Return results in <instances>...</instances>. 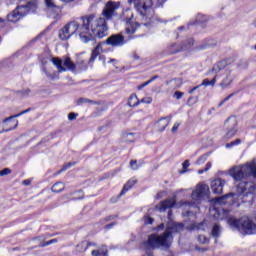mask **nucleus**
I'll return each instance as SVG.
<instances>
[{"mask_svg":"<svg viewBox=\"0 0 256 256\" xmlns=\"http://www.w3.org/2000/svg\"><path fill=\"white\" fill-rule=\"evenodd\" d=\"M32 8L33 4H31V2L26 5L17 6L15 10L8 14L7 19L10 23H17V21L23 19V17H25Z\"/></svg>","mask_w":256,"mask_h":256,"instance_id":"8","label":"nucleus"},{"mask_svg":"<svg viewBox=\"0 0 256 256\" xmlns=\"http://www.w3.org/2000/svg\"><path fill=\"white\" fill-rule=\"evenodd\" d=\"M153 218L149 217V216H144V223L145 225H153Z\"/></svg>","mask_w":256,"mask_h":256,"instance_id":"40","label":"nucleus"},{"mask_svg":"<svg viewBox=\"0 0 256 256\" xmlns=\"http://www.w3.org/2000/svg\"><path fill=\"white\" fill-rule=\"evenodd\" d=\"M192 231H205V222L193 223L190 225Z\"/></svg>","mask_w":256,"mask_h":256,"instance_id":"25","label":"nucleus"},{"mask_svg":"<svg viewBox=\"0 0 256 256\" xmlns=\"http://www.w3.org/2000/svg\"><path fill=\"white\" fill-rule=\"evenodd\" d=\"M47 77H51V75H49L48 73H46Z\"/></svg>","mask_w":256,"mask_h":256,"instance_id":"63","label":"nucleus"},{"mask_svg":"<svg viewBox=\"0 0 256 256\" xmlns=\"http://www.w3.org/2000/svg\"><path fill=\"white\" fill-rule=\"evenodd\" d=\"M159 229H164L165 228V224H161L160 226H158Z\"/></svg>","mask_w":256,"mask_h":256,"instance_id":"59","label":"nucleus"},{"mask_svg":"<svg viewBox=\"0 0 256 256\" xmlns=\"http://www.w3.org/2000/svg\"><path fill=\"white\" fill-rule=\"evenodd\" d=\"M143 87H146L144 83L141 84L140 86H138V89L141 90V89H143Z\"/></svg>","mask_w":256,"mask_h":256,"instance_id":"56","label":"nucleus"},{"mask_svg":"<svg viewBox=\"0 0 256 256\" xmlns=\"http://www.w3.org/2000/svg\"><path fill=\"white\" fill-rule=\"evenodd\" d=\"M107 20L103 17H96L95 15L82 16L78 21H72L66 24L59 31V39L67 41L71 39L72 35H78L82 43H89L93 41L94 37L103 39L107 37Z\"/></svg>","mask_w":256,"mask_h":256,"instance_id":"1","label":"nucleus"},{"mask_svg":"<svg viewBox=\"0 0 256 256\" xmlns=\"http://www.w3.org/2000/svg\"><path fill=\"white\" fill-rule=\"evenodd\" d=\"M126 43L127 40L122 33L109 36L106 41L98 43V45L93 49L89 63H94L95 59H97L101 53H105L103 46L110 45V47H123Z\"/></svg>","mask_w":256,"mask_h":256,"instance_id":"3","label":"nucleus"},{"mask_svg":"<svg viewBox=\"0 0 256 256\" xmlns=\"http://www.w3.org/2000/svg\"><path fill=\"white\" fill-rule=\"evenodd\" d=\"M181 51H183V47H181V45L172 43L167 47L165 55H175L177 53H181Z\"/></svg>","mask_w":256,"mask_h":256,"instance_id":"18","label":"nucleus"},{"mask_svg":"<svg viewBox=\"0 0 256 256\" xmlns=\"http://www.w3.org/2000/svg\"><path fill=\"white\" fill-rule=\"evenodd\" d=\"M226 67L227 62L220 61L212 68V73H216L218 77H222V80L220 82V87H222V89H225V87H229V85H231L233 83V80L235 79V74H233V70Z\"/></svg>","mask_w":256,"mask_h":256,"instance_id":"5","label":"nucleus"},{"mask_svg":"<svg viewBox=\"0 0 256 256\" xmlns=\"http://www.w3.org/2000/svg\"><path fill=\"white\" fill-rule=\"evenodd\" d=\"M44 3L47 9H50V10L57 9V4H55V0H44Z\"/></svg>","mask_w":256,"mask_h":256,"instance_id":"31","label":"nucleus"},{"mask_svg":"<svg viewBox=\"0 0 256 256\" xmlns=\"http://www.w3.org/2000/svg\"><path fill=\"white\" fill-rule=\"evenodd\" d=\"M85 103H91L92 105H99V102L91 100L89 98H79L77 100V105H83Z\"/></svg>","mask_w":256,"mask_h":256,"instance_id":"28","label":"nucleus"},{"mask_svg":"<svg viewBox=\"0 0 256 256\" xmlns=\"http://www.w3.org/2000/svg\"><path fill=\"white\" fill-rule=\"evenodd\" d=\"M9 174H11V169L9 168H5L0 171V177H5V175H9Z\"/></svg>","mask_w":256,"mask_h":256,"instance_id":"41","label":"nucleus"},{"mask_svg":"<svg viewBox=\"0 0 256 256\" xmlns=\"http://www.w3.org/2000/svg\"><path fill=\"white\" fill-rule=\"evenodd\" d=\"M22 183L26 186L31 185V180H24Z\"/></svg>","mask_w":256,"mask_h":256,"instance_id":"52","label":"nucleus"},{"mask_svg":"<svg viewBox=\"0 0 256 256\" xmlns=\"http://www.w3.org/2000/svg\"><path fill=\"white\" fill-rule=\"evenodd\" d=\"M140 103H146V105H151V103H153V98L151 97L142 98Z\"/></svg>","mask_w":256,"mask_h":256,"instance_id":"38","label":"nucleus"},{"mask_svg":"<svg viewBox=\"0 0 256 256\" xmlns=\"http://www.w3.org/2000/svg\"><path fill=\"white\" fill-rule=\"evenodd\" d=\"M191 164L189 163V160H185L182 164L183 169H187Z\"/></svg>","mask_w":256,"mask_h":256,"instance_id":"47","label":"nucleus"},{"mask_svg":"<svg viewBox=\"0 0 256 256\" xmlns=\"http://www.w3.org/2000/svg\"><path fill=\"white\" fill-rule=\"evenodd\" d=\"M143 25L147 26V25H148V23H143Z\"/></svg>","mask_w":256,"mask_h":256,"instance_id":"64","label":"nucleus"},{"mask_svg":"<svg viewBox=\"0 0 256 256\" xmlns=\"http://www.w3.org/2000/svg\"><path fill=\"white\" fill-rule=\"evenodd\" d=\"M228 225L232 229L241 232L242 235H256V224L247 216H243L240 219L229 218Z\"/></svg>","mask_w":256,"mask_h":256,"instance_id":"4","label":"nucleus"},{"mask_svg":"<svg viewBox=\"0 0 256 256\" xmlns=\"http://www.w3.org/2000/svg\"><path fill=\"white\" fill-rule=\"evenodd\" d=\"M73 165H75V162H69V163L65 164V165L57 172V175H59L60 173H63L64 171H67V169H70V167H73Z\"/></svg>","mask_w":256,"mask_h":256,"instance_id":"32","label":"nucleus"},{"mask_svg":"<svg viewBox=\"0 0 256 256\" xmlns=\"http://www.w3.org/2000/svg\"><path fill=\"white\" fill-rule=\"evenodd\" d=\"M169 123H171V116L163 117L157 122V127L159 131H164L169 127Z\"/></svg>","mask_w":256,"mask_h":256,"instance_id":"19","label":"nucleus"},{"mask_svg":"<svg viewBox=\"0 0 256 256\" xmlns=\"http://www.w3.org/2000/svg\"><path fill=\"white\" fill-rule=\"evenodd\" d=\"M218 78H219V74H216L212 80L204 79L200 85L204 87H209V85L213 86L217 82Z\"/></svg>","mask_w":256,"mask_h":256,"instance_id":"27","label":"nucleus"},{"mask_svg":"<svg viewBox=\"0 0 256 256\" xmlns=\"http://www.w3.org/2000/svg\"><path fill=\"white\" fill-rule=\"evenodd\" d=\"M77 193H79V197L74 198V199H83V191L79 190V191H77Z\"/></svg>","mask_w":256,"mask_h":256,"instance_id":"49","label":"nucleus"},{"mask_svg":"<svg viewBox=\"0 0 256 256\" xmlns=\"http://www.w3.org/2000/svg\"><path fill=\"white\" fill-rule=\"evenodd\" d=\"M52 64L58 70V73H65V71H77V65L71 61V58L67 57L64 60L61 58H52Z\"/></svg>","mask_w":256,"mask_h":256,"instance_id":"9","label":"nucleus"},{"mask_svg":"<svg viewBox=\"0 0 256 256\" xmlns=\"http://www.w3.org/2000/svg\"><path fill=\"white\" fill-rule=\"evenodd\" d=\"M65 189V184L63 182H57L52 186L53 193H61Z\"/></svg>","mask_w":256,"mask_h":256,"instance_id":"26","label":"nucleus"},{"mask_svg":"<svg viewBox=\"0 0 256 256\" xmlns=\"http://www.w3.org/2000/svg\"><path fill=\"white\" fill-rule=\"evenodd\" d=\"M91 245H93V243H89L87 241H82L81 243H79L77 245V250L80 251V253H83L84 251H87V249H89V247H91Z\"/></svg>","mask_w":256,"mask_h":256,"instance_id":"23","label":"nucleus"},{"mask_svg":"<svg viewBox=\"0 0 256 256\" xmlns=\"http://www.w3.org/2000/svg\"><path fill=\"white\" fill-rule=\"evenodd\" d=\"M172 211L171 210H169V212H168V217H169V219H171V215H172Z\"/></svg>","mask_w":256,"mask_h":256,"instance_id":"58","label":"nucleus"},{"mask_svg":"<svg viewBox=\"0 0 256 256\" xmlns=\"http://www.w3.org/2000/svg\"><path fill=\"white\" fill-rule=\"evenodd\" d=\"M224 129L226 131L224 138L225 139H232V137H235L237 135V118L234 116H230L227 118V120L224 122Z\"/></svg>","mask_w":256,"mask_h":256,"instance_id":"10","label":"nucleus"},{"mask_svg":"<svg viewBox=\"0 0 256 256\" xmlns=\"http://www.w3.org/2000/svg\"><path fill=\"white\" fill-rule=\"evenodd\" d=\"M31 93V90L26 91V95H29Z\"/></svg>","mask_w":256,"mask_h":256,"instance_id":"60","label":"nucleus"},{"mask_svg":"<svg viewBox=\"0 0 256 256\" xmlns=\"http://www.w3.org/2000/svg\"><path fill=\"white\" fill-rule=\"evenodd\" d=\"M199 87H201V85H198V86L193 87V88L189 91L190 95H191L192 93H195V91H197V89H199Z\"/></svg>","mask_w":256,"mask_h":256,"instance_id":"48","label":"nucleus"},{"mask_svg":"<svg viewBox=\"0 0 256 256\" xmlns=\"http://www.w3.org/2000/svg\"><path fill=\"white\" fill-rule=\"evenodd\" d=\"M31 111V108H28L26 110H23L22 112L15 114L13 116H10L3 120L4 123V129L3 131H13V129H17V126L19 125V120H16L17 117H21V115H25V113H29Z\"/></svg>","mask_w":256,"mask_h":256,"instance_id":"11","label":"nucleus"},{"mask_svg":"<svg viewBox=\"0 0 256 256\" xmlns=\"http://www.w3.org/2000/svg\"><path fill=\"white\" fill-rule=\"evenodd\" d=\"M196 251H207V249L196 247Z\"/></svg>","mask_w":256,"mask_h":256,"instance_id":"53","label":"nucleus"},{"mask_svg":"<svg viewBox=\"0 0 256 256\" xmlns=\"http://www.w3.org/2000/svg\"><path fill=\"white\" fill-rule=\"evenodd\" d=\"M122 141H124V143H133L135 141V134H133V133H123L122 134Z\"/></svg>","mask_w":256,"mask_h":256,"instance_id":"24","label":"nucleus"},{"mask_svg":"<svg viewBox=\"0 0 256 256\" xmlns=\"http://www.w3.org/2000/svg\"><path fill=\"white\" fill-rule=\"evenodd\" d=\"M177 203V199L175 197L168 198L164 201H161L157 206L156 209L160 211V213H163L167 211V209H172V207H175Z\"/></svg>","mask_w":256,"mask_h":256,"instance_id":"13","label":"nucleus"},{"mask_svg":"<svg viewBox=\"0 0 256 256\" xmlns=\"http://www.w3.org/2000/svg\"><path fill=\"white\" fill-rule=\"evenodd\" d=\"M114 225H115V222H112V223L106 225L105 229H111V227H114Z\"/></svg>","mask_w":256,"mask_h":256,"instance_id":"50","label":"nucleus"},{"mask_svg":"<svg viewBox=\"0 0 256 256\" xmlns=\"http://www.w3.org/2000/svg\"><path fill=\"white\" fill-rule=\"evenodd\" d=\"M139 98H137V95L132 94L128 99V105L129 107H137V105H140Z\"/></svg>","mask_w":256,"mask_h":256,"instance_id":"22","label":"nucleus"},{"mask_svg":"<svg viewBox=\"0 0 256 256\" xmlns=\"http://www.w3.org/2000/svg\"><path fill=\"white\" fill-rule=\"evenodd\" d=\"M230 196H231V194H227L225 196L216 198V203H218V205H223V204H225V200L227 199V197H230Z\"/></svg>","mask_w":256,"mask_h":256,"instance_id":"35","label":"nucleus"},{"mask_svg":"<svg viewBox=\"0 0 256 256\" xmlns=\"http://www.w3.org/2000/svg\"><path fill=\"white\" fill-rule=\"evenodd\" d=\"M135 183H137V179L132 178L130 179L123 187L121 193H120V197H123V195H125V193H127V191H129V189H132L133 186L135 185Z\"/></svg>","mask_w":256,"mask_h":256,"instance_id":"21","label":"nucleus"},{"mask_svg":"<svg viewBox=\"0 0 256 256\" xmlns=\"http://www.w3.org/2000/svg\"><path fill=\"white\" fill-rule=\"evenodd\" d=\"M144 85L147 87V85H151V80H148L146 82H144Z\"/></svg>","mask_w":256,"mask_h":256,"instance_id":"54","label":"nucleus"},{"mask_svg":"<svg viewBox=\"0 0 256 256\" xmlns=\"http://www.w3.org/2000/svg\"><path fill=\"white\" fill-rule=\"evenodd\" d=\"M180 125H181V123H179V122L174 123V125L171 129V133H177Z\"/></svg>","mask_w":256,"mask_h":256,"instance_id":"44","label":"nucleus"},{"mask_svg":"<svg viewBox=\"0 0 256 256\" xmlns=\"http://www.w3.org/2000/svg\"><path fill=\"white\" fill-rule=\"evenodd\" d=\"M223 187H225V180L217 178L211 182L212 193L215 195H221L223 193Z\"/></svg>","mask_w":256,"mask_h":256,"instance_id":"15","label":"nucleus"},{"mask_svg":"<svg viewBox=\"0 0 256 256\" xmlns=\"http://www.w3.org/2000/svg\"><path fill=\"white\" fill-rule=\"evenodd\" d=\"M212 215L217 221H223V219H227L229 217V210L216 207L212 211Z\"/></svg>","mask_w":256,"mask_h":256,"instance_id":"16","label":"nucleus"},{"mask_svg":"<svg viewBox=\"0 0 256 256\" xmlns=\"http://www.w3.org/2000/svg\"><path fill=\"white\" fill-rule=\"evenodd\" d=\"M209 193V186L207 184H198L196 189L192 192L193 201H199V199L205 197Z\"/></svg>","mask_w":256,"mask_h":256,"instance_id":"12","label":"nucleus"},{"mask_svg":"<svg viewBox=\"0 0 256 256\" xmlns=\"http://www.w3.org/2000/svg\"><path fill=\"white\" fill-rule=\"evenodd\" d=\"M138 27L139 23L137 22H128L126 24L125 33L128 35V40L133 39V34L137 31Z\"/></svg>","mask_w":256,"mask_h":256,"instance_id":"17","label":"nucleus"},{"mask_svg":"<svg viewBox=\"0 0 256 256\" xmlns=\"http://www.w3.org/2000/svg\"><path fill=\"white\" fill-rule=\"evenodd\" d=\"M230 175L236 181V191L243 197H249L253 199L256 193V184L253 182H247L245 179L249 175H253L256 178V166L253 163H247L241 166H235L230 170Z\"/></svg>","mask_w":256,"mask_h":256,"instance_id":"2","label":"nucleus"},{"mask_svg":"<svg viewBox=\"0 0 256 256\" xmlns=\"http://www.w3.org/2000/svg\"><path fill=\"white\" fill-rule=\"evenodd\" d=\"M181 231H183L182 223H171L168 224L163 235H158V238L164 244V247L169 248L171 241H173V233H181Z\"/></svg>","mask_w":256,"mask_h":256,"instance_id":"7","label":"nucleus"},{"mask_svg":"<svg viewBox=\"0 0 256 256\" xmlns=\"http://www.w3.org/2000/svg\"><path fill=\"white\" fill-rule=\"evenodd\" d=\"M209 169H211V162H208L206 164L205 168L202 169V170H199L198 173H199V175H203V173L209 171Z\"/></svg>","mask_w":256,"mask_h":256,"instance_id":"37","label":"nucleus"},{"mask_svg":"<svg viewBox=\"0 0 256 256\" xmlns=\"http://www.w3.org/2000/svg\"><path fill=\"white\" fill-rule=\"evenodd\" d=\"M212 237H220L221 236V226L219 224H215L212 228Z\"/></svg>","mask_w":256,"mask_h":256,"instance_id":"29","label":"nucleus"},{"mask_svg":"<svg viewBox=\"0 0 256 256\" xmlns=\"http://www.w3.org/2000/svg\"><path fill=\"white\" fill-rule=\"evenodd\" d=\"M133 59H135V60H139V55L134 54V55H133Z\"/></svg>","mask_w":256,"mask_h":256,"instance_id":"55","label":"nucleus"},{"mask_svg":"<svg viewBox=\"0 0 256 256\" xmlns=\"http://www.w3.org/2000/svg\"><path fill=\"white\" fill-rule=\"evenodd\" d=\"M130 166L134 171H137V169H139V165H137V160H131Z\"/></svg>","mask_w":256,"mask_h":256,"instance_id":"43","label":"nucleus"},{"mask_svg":"<svg viewBox=\"0 0 256 256\" xmlns=\"http://www.w3.org/2000/svg\"><path fill=\"white\" fill-rule=\"evenodd\" d=\"M112 219H115V216H110L107 218V221H111Z\"/></svg>","mask_w":256,"mask_h":256,"instance_id":"57","label":"nucleus"},{"mask_svg":"<svg viewBox=\"0 0 256 256\" xmlns=\"http://www.w3.org/2000/svg\"><path fill=\"white\" fill-rule=\"evenodd\" d=\"M5 131L2 129V130H0V133H4Z\"/></svg>","mask_w":256,"mask_h":256,"instance_id":"62","label":"nucleus"},{"mask_svg":"<svg viewBox=\"0 0 256 256\" xmlns=\"http://www.w3.org/2000/svg\"><path fill=\"white\" fill-rule=\"evenodd\" d=\"M115 61V59H110L109 63H113Z\"/></svg>","mask_w":256,"mask_h":256,"instance_id":"61","label":"nucleus"},{"mask_svg":"<svg viewBox=\"0 0 256 256\" xmlns=\"http://www.w3.org/2000/svg\"><path fill=\"white\" fill-rule=\"evenodd\" d=\"M116 9H119V5L116 2L108 1L103 10V15L106 19H111L113 17V13H115Z\"/></svg>","mask_w":256,"mask_h":256,"instance_id":"14","label":"nucleus"},{"mask_svg":"<svg viewBox=\"0 0 256 256\" xmlns=\"http://www.w3.org/2000/svg\"><path fill=\"white\" fill-rule=\"evenodd\" d=\"M129 5L132 3L136 11L142 17L143 21H151L155 15L153 10V0H128Z\"/></svg>","mask_w":256,"mask_h":256,"instance_id":"6","label":"nucleus"},{"mask_svg":"<svg viewBox=\"0 0 256 256\" xmlns=\"http://www.w3.org/2000/svg\"><path fill=\"white\" fill-rule=\"evenodd\" d=\"M209 155H211V152H207V153L203 154L202 156H200L196 161V165H203V163H205V161H207V159H209Z\"/></svg>","mask_w":256,"mask_h":256,"instance_id":"30","label":"nucleus"},{"mask_svg":"<svg viewBox=\"0 0 256 256\" xmlns=\"http://www.w3.org/2000/svg\"><path fill=\"white\" fill-rule=\"evenodd\" d=\"M92 256H107L109 254V250L107 249V246L102 245L98 249L92 250Z\"/></svg>","mask_w":256,"mask_h":256,"instance_id":"20","label":"nucleus"},{"mask_svg":"<svg viewBox=\"0 0 256 256\" xmlns=\"http://www.w3.org/2000/svg\"><path fill=\"white\" fill-rule=\"evenodd\" d=\"M183 92H179V91H176L175 93H174V97L176 98V99H181L182 97H183Z\"/></svg>","mask_w":256,"mask_h":256,"instance_id":"46","label":"nucleus"},{"mask_svg":"<svg viewBox=\"0 0 256 256\" xmlns=\"http://www.w3.org/2000/svg\"><path fill=\"white\" fill-rule=\"evenodd\" d=\"M195 43V40L193 38H190L187 40V45L181 46L182 51H185V49H190V47H193V44Z\"/></svg>","mask_w":256,"mask_h":256,"instance_id":"34","label":"nucleus"},{"mask_svg":"<svg viewBox=\"0 0 256 256\" xmlns=\"http://www.w3.org/2000/svg\"><path fill=\"white\" fill-rule=\"evenodd\" d=\"M198 241H199V243H202V244L209 243V239L207 237H205L204 235H199Z\"/></svg>","mask_w":256,"mask_h":256,"instance_id":"39","label":"nucleus"},{"mask_svg":"<svg viewBox=\"0 0 256 256\" xmlns=\"http://www.w3.org/2000/svg\"><path fill=\"white\" fill-rule=\"evenodd\" d=\"M234 95H235V93H231L230 95H228L224 100H222L218 104V107H223V105H225V103H227V101H229V99H231V97H233Z\"/></svg>","mask_w":256,"mask_h":256,"instance_id":"36","label":"nucleus"},{"mask_svg":"<svg viewBox=\"0 0 256 256\" xmlns=\"http://www.w3.org/2000/svg\"><path fill=\"white\" fill-rule=\"evenodd\" d=\"M156 79H159V76L158 75H155L154 77H152L150 79V83H153V81H156Z\"/></svg>","mask_w":256,"mask_h":256,"instance_id":"51","label":"nucleus"},{"mask_svg":"<svg viewBox=\"0 0 256 256\" xmlns=\"http://www.w3.org/2000/svg\"><path fill=\"white\" fill-rule=\"evenodd\" d=\"M53 243H57V239H52L50 241H46L43 244H40V247H47V245H53Z\"/></svg>","mask_w":256,"mask_h":256,"instance_id":"42","label":"nucleus"},{"mask_svg":"<svg viewBox=\"0 0 256 256\" xmlns=\"http://www.w3.org/2000/svg\"><path fill=\"white\" fill-rule=\"evenodd\" d=\"M235 145H241V139H236L235 141L227 143L226 149H231V147H235Z\"/></svg>","mask_w":256,"mask_h":256,"instance_id":"33","label":"nucleus"},{"mask_svg":"<svg viewBox=\"0 0 256 256\" xmlns=\"http://www.w3.org/2000/svg\"><path fill=\"white\" fill-rule=\"evenodd\" d=\"M77 116H78V114H75V113H69L68 114V119H69V121H75V119H77Z\"/></svg>","mask_w":256,"mask_h":256,"instance_id":"45","label":"nucleus"}]
</instances>
